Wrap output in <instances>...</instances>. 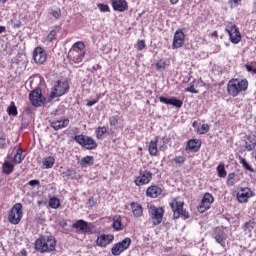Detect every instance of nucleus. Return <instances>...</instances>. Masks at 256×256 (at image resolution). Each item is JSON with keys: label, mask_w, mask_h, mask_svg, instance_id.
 Returning <instances> with one entry per match:
<instances>
[{"label": "nucleus", "mask_w": 256, "mask_h": 256, "mask_svg": "<svg viewBox=\"0 0 256 256\" xmlns=\"http://www.w3.org/2000/svg\"><path fill=\"white\" fill-rule=\"evenodd\" d=\"M57 247V240L53 236H41L35 241V249L40 253H51Z\"/></svg>", "instance_id": "nucleus-1"}, {"label": "nucleus", "mask_w": 256, "mask_h": 256, "mask_svg": "<svg viewBox=\"0 0 256 256\" xmlns=\"http://www.w3.org/2000/svg\"><path fill=\"white\" fill-rule=\"evenodd\" d=\"M247 89H249L247 79H232L227 85L228 95H231V97H237L239 93H244Z\"/></svg>", "instance_id": "nucleus-2"}, {"label": "nucleus", "mask_w": 256, "mask_h": 256, "mask_svg": "<svg viewBox=\"0 0 256 256\" xmlns=\"http://www.w3.org/2000/svg\"><path fill=\"white\" fill-rule=\"evenodd\" d=\"M74 141L88 151H93V149L97 147V141H95L91 136L79 134L74 137Z\"/></svg>", "instance_id": "nucleus-3"}, {"label": "nucleus", "mask_w": 256, "mask_h": 256, "mask_svg": "<svg viewBox=\"0 0 256 256\" xmlns=\"http://www.w3.org/2000/svg\"><path fill=\"white\" fill-rule=\"evenodd\" d=\"M23 219V204L16 203L8 215V220L12 225H19Z\"/></svg>", "instance_id": "nucleus-4"}, {"label": "nucleus", "mask_w": 256, "mask_h": 256, "mask_svg": "<svg viewBox=\"0 0 256 256\" xmlns=\"http://www.w3.org/2000/svg\"><path fill=\"white\" fill-rule=\"evenodd\" d=\"M149 215L152 219L153 225H161L163 221V215H165V210L162 207H156L155 205L149 206Z\"/></svg>", "instance_id": "nucleus-5"}, {"label": "nucleus", "mask_w": 256, "mask_h": 256, "mask_svg": "<svg viewBox=\"0 0 256 256\" xmlns=\"http://www.w3.org/2000/svg\"><path fill=\"white\" fill-rule=\"evenodd\" d=\"M67 91H69V84L66 81H58L50 93V99H55V97H63Z\"/></svg>", "instance_id": "nucleus-6"}, {"label": "nucleus", "mask_w": 256, "mask_h": 256, "mask_svg": "<svg viewBox=\"0 0 256 256\" xmlns=\"http://www.w3.org/2000/svg\"><path fill=\"white\" fill-rule=\"evenodd\" d=\"M183 202L178 201L177 199H174L170 203V207L173 211V217L174 219H179L180 215L184 217V219H189V213H187L185 210H183Z\"/></svg>", "instance_id": "nucleus-7"}, {"label": "nucleus", "mask_w": 256, "mask_h": 256, "mask_svg": "<svg viewBox=\"0 0 256 256\" xmlns=\"http://www.w3.org/2000/svg\"><path fill=\"white\" fill-rule=\"evenodd\" d=\"M131 243H132L131 238L126 237L122 241L114 244L113 247L111 248L112 255L114 256L121 255V253H123L124 251H127V249L131 247Z\"/></svg>", "instance_id": "nucleus-8"}, {"label": "nucleus", "mask_w": 256, "mask_h": 256, "mask_svg": "<svg viewBox=\"0 0 256 256\" xmlns=\"http://www.w3.org/2000/svg\"><path fill=\"white\" fill-rule=\"evenodd\" d=\"M29 100L33 107H41V105H43L46 101L41 88L31 91L29 94Z\"/></svg>", "instance_id": "nucleus-9"}, {"label": "nucleus", "mask_w": 256, "mask_h": 256, "mask_svg": "<svg viewBox=\"0 0 256 256\" xmlns=\"http://www.w3.org/2000/svg\"><path fill=\"white\" fill-rule=\"evenodd\" d=\"M226 32L229 35V39L231 43H234V45H237L241 41V32H239V28H237V25L230 24L226 27Z\"/></svg>", "instance_id": "nucleus-10"}, {"label": "nucleus", "mask_w": 256, "mask_h": 256, "mask_svg": "<svg viewBox=\"0 0 256 256\" xmlns=\"http://www.w3.org/2000/svg\"><path fill=\"white\" fill-rule=\"evenodd\" d=\"M153 179V173L147 170H141L139 176L135 178L134 183L137 187L147 185Z\"/></svg>", "instance_id": "nucleus-11"}, {"label": "nucleus", "mask_w": 256, "mask_h": 256, "mask_svg": "<svg viewBox=\"0 0 256 256\" xmlns=\"http://www.w3.org/2000/svg\"><path fill=\"white\" fill-rule=\"evenodd\" d=\"M213 239H215L216 243H218L222 249H227V233H225V230L217 228L214 231Z\"/></svg>", "instance_id": "nucleus-12"}, {"label": "nucleus", "mask_w": 256, "mask_h": 256, "mask_svg": "<svg viewBox=\"0 0 256 256\" xmlns=\"http://www.w3.org/2000/svg\"><path fill=\"white\" fill-rule=\"evenodd\" d=\"M239 203H247L253 197V191L249 187H242L236 194Z\"/></svg>", "instance_id": "nucleus-13"}, {"label": "nucleus", "mask_w": 256, "mask_h": 256, "mask_svg": "<svg viewBox=\"0 0 256 256\" xmlns=\"http://www.w3.org/2000/svg\"><path fill=\"white\" fill-rule=\"evenodd\" d=\"M33 60L37 65H43L47 61V52L43 47H36L33 51Z\"/></svg>", "instance_id": "nucleus-14"}, {"label": "nucleus", "mask_w": 256, "mask_h": 256, "mask_svg": "<svg viewBox=\"0 0 256 256\" xmlns=\"http://www.w3.org/2000/svg\"><path fill=\"white\" fill-rule=\"evenodd\" d=\"M115 240V236L113 234H101L96 239L97 247L105 248L107 245H111Z\"/></svg>", "instance_id": "nucleus-15"}, {"label": "nucleus", "mask_w": 256, "mask_h": 256, "mask_svg": "<svg viewBox=\"0 0 256 256\" xmlns=\"http://www.w3.org/2000/svg\"><path fill=\"white\" fill-rule=\"evenodd\" d=\"M182 45H185V33L183 32V30L178 29L174 33L172 48L180 49Z\"/></svg>", "instance_id": "nucleus-16"}, {"label": "nucleus", "mask_w": 256, "mask_h": 256, "mask_svg": "<svg viewBox=\"0 0 256 256\" xmlns=\"http://www.w3.org/2000/svg\"><path fill=\"white\" fill-rule=\"evenodd\" d=\"M213 195L211 193H205L198 210L200 213H205L208 209L211 208V204L213 203Z\"/></svg>", "instance_id": "nucleus-17"}, {"label": "nucleus", "mask_w": 256, "mask_h": 256, "mask_svg": "<svg viewBox=\"0 0 256 256\" xmlns=\"http://www.w3.org/2000/svg\"><path fill=\"white\" fill-rule=\"evenodd\" d=\"M110 2L113 10L118 11V13H125L129 9L127 0H110Z\"/></svg>", "instance_id": "nucleus-18"}, {"label": "nucleus", "mask_w": 256, "mask_h": 256, "mask_svg": "<svg viewBox=\"0 0 256 256\" xmlns=\"http://www.w3.org/2000/svg\"><path fill=\"white\" fill-rule=\"evenodd\" d=\"M159 101L160 103H164V105H172L173 107H176V109H181L183 107V101L175 97L167 98L160 96Z\"/></svg>", "instance_id": "nucleus-19"}, {"label": "nucleus", "mask_w": 256, "mask_h": 256, "mask_svg": "<svg viewBox=\"0 0 256 256\" xmlns=\"http://www.w3.org/2000/svg\"><path fill=\"white\" fill-rule=\"evenodd\" d=\"M85 57V52H78L75 49H70L68 52V59L70 63H81Z\"/></svg>", "instance_id": "nucleus-20"}, {"label": "nucleus", "mask_w": 256, "mask_h": 256, "mask_svg": "<svg viewBox=\"0 0 256 256\" xmlns=\"http://www.w3.org/2000/svg\"><path fill=\"white\" fill-rule=\"evenodd\" d=\"M69 125V118H65L63 120L54 119L50 121V127L54 129V131H60V129H65Z\"/></svg>", "instance_id": "nucleus-21"}, {"label": "nucleus", "mask_w": 256, "mask_h": 256, "mask_svg": "<svg viewBox=\"0 0 256 256\" xmlns=\"http://www.w3.org/2000/svg\"><path fill=\"white\" fill-rule=\"evenodd\" d=\"M161 193H163V189L157 185H152L146 190V196L150 197V199H157V197H161Z\"/></svg>", "instance_id": "nucleus-22"}, {"label": "nucleus", "mask_w": 256, "mask_h": 256, "mask_svg": "<svg viewBox=\"0 0 256 256\" xmlns=\"http://www.w3.org/2000/svg\"><path fill=\"white\" fill-rule=\"evenodd\" d=\"M73 229H80V231H82V233H89V231H91V227H89V222L85 221V220H77L73 225H72Z\"/></svg>", "instance_id": "nucleus-23"}, {"label": "nucleus", "mask_w": 256, "mask_h": 256, "mask_svg": "<svg viewBox=\"0 0 256 256\" xmlns=\"http://www.w3.org/2000/svg\"><path fill=\"white\" fill-rule=\"evenodd\" d=\"M130 207H131L134 217H136L138 219H139V217H143V206H141V204H139L137 202H131Z\"/></svg>", "instance_id": "nucleus-24"}, {"label": "nucleus", "mask_w": 256, "mask_h": 256, "mask_svg": "<svg viewBox=\"0 0 256 256\" xmlns=\"http://www.w3.org/2000/svg\"><path fill=\"white\" fill-rule=\"evenodd\" d=\"M246 151H253L256 147V136L254 134H250L247 136V140L244 145Z\"/></svg>", "instance_id": "nucleus-25"}, {"label": "nucleus", "mask_w": 256, "mask_h": 256, "mask_svg": "<svg viewBox=\"0 0 256 256\" xmlns=\"http://www.w3.org/2000/svg\"><path fill=\"white\" fill-rule=\"evenodd\" d=\"M24 159H25V154L23 153V148H18L12 158V163H14V165H21Z\"/></svg>", "instance_id": "nucleus-26"}, {"label": "nucleus", "mask_w": 256, "mask_h": 256, "mask_svg": "<svg viewBox=\"0 0 256 256\" xmlns=\"http://www.w3.org/2000/svg\"><path fill=\"white\" fill-rule=\"evenodd\" d=\"M201 149V142L197 139H190L186 145V151H199Z\"/></svg>", "instance_id": "nucleus-27"}, {"label": "nucleus", "mask_w": 256, "mask_h": 256, "mask_svg": "<svg viewBox=\"0 0 256 256\" xmlns=\"http://www.w3.org/2000/svg\"><path fill=\"white\" fill-rule=\"evenodd\" d=\"M157 143H159L158 138H156L155 140H151L149 142L148 151H149V155H151V157H157V153L159 151V149L157 148Z\"/></svg>", "instance_id": "nucleus-28"}, {"label": "nucleus", "mask_w": 256, "mask_h": 256, "mask_svg": "<svg viewBox=\"0 0 256 256\" xmlns=\"http://www.w3.org/2000/svg\"><path fill=\"white\" fill-rule=\"evenodd\" d=\"M2 169L5 175H11V173H13V171L15 170V165H13V163L9 161H5L3 163Z\"/></svg>", "instance_id": "nucleus-29"}, {"label": "nucleus", "mask_w": 256, "mask_h": 256, "mask_svg": "<svg viewBox=\"0 0 256 256\" xmlns=\"http://www.w3.org/2000/svg\"><path fill=\"white\" fill-rule=\"evenodd\" d=\"M113 229H115V231H123V224L121 222V216H115L113 218Z\"/></svg>", "instance_id": "nucleus-30"}, {"label": "nucleus", "mask_w": 256, "mask_h": 256, "mask_svg": "<svg viewBox=\"0 0 256 256\" xmlns=\"http://www.w3.org/2000/svg\"><path fill=\"white\" fill-rule=\"evenodd\" d=\"M59 33L58 29H53L51 30L47 37H46V41L47 43H53V41H57V34Z\"/></svg>", "instance_id": "nucleus-31"}, {"label": "nucleus", "mask_w": 256, "mask_h": 256, "mask_svg": "<svg viewBox=\"0 0 256 256\" xmlns=\"http://www.w3.org/2000/svg\"><path fill=\"white\" fill-rule=\"evenodd\" d=\"M95 159L93 156H85L80 160L81 167H87L88 165H93Z\"/></svg>", "instance_id": "nucleus-32"}, {"label": "nucleus", "mask_w": 256, "mask_h": 256, "mask_svg": "<svg viewBox=\"0 0 256 256\" xmlns=\"http://www.w3.org/2000/svg\"><path fill=\"white\" fill-rule=\"evenodd\" d=\"M48 203L51 209H59V207H61V201L57 197L50 198Z\"/></svg>", "instance_id": "nucleus-33"}, {"label": "nucleus", "mask_w": 256, "mask_h": 256, "mask_svg": "<svg viewBox=\"0 0 256 256\" xmlns=\"http://www.w3.org/2000/svg\"><path fill=\"white\" fill-rule=\"evenodd\" d=\"M42 163H43L45 169H51V167H53V165H55V158H53V156H48L43 160Z\"/></svg>", "instance_id": "nucleus-34"}, {"label": "nucleus", "mask_w": 256, "mask_h": 256, "mask_svg": "<svg viewBox=\"0 0 256 256\" xmlns=\"http://www.w3.org/2000/svg\"><path fill=\"white\" fill-rule=\"evenodd\" d=\"M71 49H74L80 53H85V43L78 41L72 45Z\"/></svg>", "instance_id": "nucleus-35"}, {"label": "nucleus", "mask_w": 256, "mask_h": 256, "mask_svg": "<svg viewBox=\"0 0 256 256\" xmlns=\"http://www.w3.org/2000/svg\"><path fill=\"white\" fill-rule=\"evenodd\" d=\"M8 115L12 117H17V106H15V102H11V104L7 108Z\"/></svg>", "instance_id": "nucleus-36"}, {"label": "nucleus", "mask_w": 256, "mask_h": 256, "mask_svg": "<svg viewBox=\"0 0 256 256\" xmlns=\"http://www.w3.org/2000/svg\"><path fill=\"white\" fill-rule=\"evenodd\" d=\"M216 171L218 173V177H221V178L227 177V170H225L224 164H219L216 168Z\"/></svg>", "instance_id": "nucleus-37"}, {"label": "nucleus", "mask_w": 256, "mask_h": 256, "mask_svg": "<svg viewBox=\"0 0 256 256\" xmlns=\"http://www.w3.org/2000/svg\"><path fill=\"white\" fill-rule=\"evenodd\" d=\"M95 133H96V138L97 139H103V135L105 133H107V127L105 126H99L96 130H95Z\"/></svg>", "instance_id": "nucleus-38"}, {"label": "nucleus", "mask_w": 256, "mask_h": 256, "mask_svg": "<svg viewBox=\"0 0 256 256\" xmlns=\"http://www.w3.org/2000/svg\"><path fill=\"white\" fill-rule=\"evenodd\" d=\"M240 163H241L242 167H244L246 169V171H250V173H255V169H253V167H251V165H249V162H247V159L240 158Z\"/></svg>", "instance_id": "nucleus-39"}, {"label": "nucleus", "mask_w": 256, "mask_h": 256, "mask_svg": "<svg viewBox=\"0 0 256 256\" xmlns=\"http://www.w3.org/2000/svg\"><path fill=\"white\" fill-rule=\"evenodd\" d=\"M7 147V136L5 132L0 131V149H5Z\"/></svg>", "instance_id": "nucleus-40"}, {"label": "nucleus", "mask_w": 256, "mask_h": 256, "mask_svg": "<svg viewBox=\"0 0 256 256\" xmlns=\"http://www.w3.org/2000/svg\"><path fill=\"white\" fill-rule=\"evenodd\" d=\"M119 115H114L109 118V124L111 127H116V125H119Z\"/></svg>", "instance_id": "nucleus-41"}, {"label": "nucleus", "mask_w": 256, "mask_h": 256, "mask_svg": "<svg viewBox=\"0 0 256 256\" xmlns=\"http://www.w3.org/2000/svg\"><path fill=\"white\" fill-rule=\"evenodd\" d=\"M99 11H101V13H109L111 11V9L109 8V5L107 4H101L99 3L97 5Z\"/></svg>", "instance_id": "nucleus-42"}, {"label": "nucleus", "mask_w": 256, "mask_h": 256, "mask_svg": "<svg viewBox=\"0 0 256 256\" xmlns=\"http://www.w3.org/2000/svg\"><path fill=\"white\" fill-rule=\"evenodd\" d=\"M185 161H187V158H185V156H176L174 158V163L179 166L183 165Z\"/></svg>", "instance_id": "nucleus-43"}, {"label": "nucleus", "mask_w": 256, "mask_h": 256, "mask_svg": "<svg viewBox=\"0 0 256 256\" xmlns=\"http://www.w3.org/2000/svg\"><path fill=\"white\" fill-rule=\"evenodd\" d=\"M209 132V124H203L199 129H198V133L200 135H205V133Z\"/></svg>", "instance_id": "nucleus-44"}, {"label": "nucleus", "mask_w": 256, "mask_h": 256, "mask_svg": "<svg viewBox=\"0 0 256 256\" xmlns=\"http://www.w3.org/2000/svg\"><path fill=\"white\" fill-rule=\"evenodd\" d=\"M235 173H230L228 174V180H227V184L230 186V187H233V185H235Z\"/></svg>", "instance_id": "nucleus-45"}, {"label": "nucleus", "mask_w": 256, "mask_h": 256, "mask_svg": "<svg viewBox=\"0 0 256 256\" xmlns=\"http://www.w3.org/2000/svg\"><path fill=\"white\" fill-rule=\"evenodd\" d=\"M50 15H52V17H54L55 19H60L61 9L57 8L55 10H51Z\"/></svg>", "instance_id": "nucleus-46"}, {"label": "nucleus", "mask_w": 256, "mask_h": 256, "mask_svg": "<svg viewBox=\"0 0 256 256\" xmlns=\"http://www.w3.org/2000/svg\"><path fill=\"white\" fill-rule=\"evenodd\" d=\"M147 45L145 44L144 40H138L137 42V49L138 51H143Z\"/></svg>", "instance_id": "nucleus-47"}, {"label": "nucleus", "mask_w": 256, "mask_h": 256, "mask_svg": "<svg viewBox=\"0 0 256 256\" xmlns=\"http://www.w3.org/2000/svg\"><path fill=\"white\" fill-rule=\"evenodd\" d=\"M166 67V64L163 60H159L157 63H156V69L158 71H161V69H165Z\"/></svg>", "instance_id": "nucleus-48"}, {"label": "nucleus", "mask_w": 256, "mask_h": 256, "mask_svg": "<svg viewBox=\"0 0 256 256\" xmlns=\"http://www.w3.org/2000/svg\"><path fill=\"white\" fill-rule=\"evenodd\" d=\"M28 185H30V187H39V185H41V182L37 179H33L28 182Z\"/></svg>", "instance_id": "nucleus-49"}, {"label": "nucleus", "mask_w": 256, "mask_h": 256, "mask_svg": "<svg viewBox=\"0 0 256 256\" xmlns=\"http://www.w3.org/2000/svg\"><path fill=\"white\" fill-rule=\"evenodd\" d=\"M245 69L246 71H248V73H253V75H256V68H254L253 66L246 64Z\"/></svg>", "instance_id": "nucleus-50"}, {"label": "nucleus", "mask_w": 256, "mask_h": 256, "mask_svg": "<svg viewBox=\"0 0 256 256\" xmlns=\"http://www.w3.org/2000/svg\"><path fill=\"white\" fill-rule=\"evenodd\" d=\"M244 231H253V223L252 222H246L244 224Z\"/></svg>", "instance_id": "nucleus-51"}, {"label": "nucleus", "mask_w": 256, "mask_h": 256, "mask_svg": "<svg viewBox=\"0 0 256 256\" xmlns=\"http://www.w3.org/2000/svg\"><path fill=\"white\" fill-rule=\"evenodd\" d=\"M185 91H187L188 93H194V94L199 93V91L195 89V86H189L185 89Z\"/></svg>", "instance_id": "nucleus-52"}, {"label": "nucleus", "mask_w": 256, "mask_h": 256, "mask_svg": "<svg viewBox=\"0 0 256 256\" xmlns=\"http://www.w3.org/2000/svg\"><path fill=\"white\" fill-rule=\"evenodd\" d=\"M96 103H99V98L96 100H90L87 102V107H93V105H96Z\"/></svg>", "instance_id": "nucleus-53"}, {"label": "nucleus", "mask_w": 256, "mask_h": 256, "mask_svg": "<svg viewBox=\"0 0 256 256\" xmlns=\"http://www.w3.org/2000/svg\"><path fill=\"white\" fill-rule=\"evenodd\" d=\"M96 204H97V202L95 201V199L93 197L89 198V200H88L89 207H95Z\"/></svg>", "instance_id": "nucleus-54"}, {"label": "nucleus", "mask_w": 256, "mask_h": 256, "mask_svg": "<svg viewBox=\"0 0 256 256\" xmlns=\"http://www.w3.org/2000/svg\"><path fill=\"white\" fill-rule=\"evenodd\" d=\"M231 7H238L239 3H241V0H231Z\"/></svg>", "instance_id": "nucleus-55"}, {"label": "nucleus", "mask_w": 256, "mask_h": 256, "mask_svg": "<svg viewBox=\"0 0 256 256\" xmlns=\"http://www.w3.org/2000/svg\"><path fill=\"white\" fill-rule=\"evenodd\" d=\"M21 25H22L21 21L17 20L16 22L13 23V28L19 29V28H21Z\"/></svg>", "instance_id": "nucleus-56"}, {"label": "nucleus", "mask_w": 256, "mask_h": 256, "mask_svg": "<svg viewBox=\"0 0 256 256\" xmlns=\"http://www.w3.org/2000/svg\"><path fill=\"white\" fill-rule=\"evenodd\" d=\"M59 225L62 228L67 227V220H65V219L59 220Z\"/></svg>", "instance_id": "nucleus-57"}, {"label": "nucleus", "mask_w": 256, "mask_h": 256, "mask_svg": "<svg viewBox=\"0 0 256 256\" xmlns=\"http://www.w3.org/2000/svg\"><path fill=\"white\" fill-rule=\"evenodd\" d=\"M162 143L167 145V143H169V137L164 136V137L162 138Z\"/></svg>", "instance_id": "nucleus-58"}, {"label": "nucleus", "mask_w": 256, "mask_h": 256, "mask_svg": "<svg viewBox=\"0 0 256 256\" xmlns=\"http://www.w3.org/2000/svg\"><path fill=\"white\" fill-rule=\"evenodd\" d=\"M160 151H167V144H162L160 146Z\"/></svg>", "instance_id": "nucleus-59"}, {"label": "nucleus", "mask_w": 256, "mask_h": 256, "mask_svg": "<svg viewBox=\"0 0 256 256\" xmlns=\"http://www.w3.org/2000/svg\"><path fill=\"white\" fill-rule=\"evenodd\" d=\"M5 31H6L5 26H0V35L1 33H5Z\"/></svg>", "instance_id": "nucleus-60"}, {"label": "nucleus", "mask_w": 256, "mask_h": 256, "mask_svg": "<svg viewBox=\"0 0 256 256\" xmlns=\"http://www.w3.org/2000/svg\"><path fill=\"white\" fill-rule=\"evenodd\" d=\"M171 5H177L179 0H170Z\"/></svg>", "instance_id": "nucleus-61"}, {"label": "nucleus", "mask_w": 256, "mask_h": 256, "mask_svg": "<svg viewBox=\"0 0 256 256\" xmlns=\"http://www.w3.org/2000/svg\"><path fill=\"white\" fill-rule=\"evenodd\" d=\"M189 81H191V76H189L188 78H185V79H184V82H185V83H189Z\"/></svg>", "instance_id": "nucleus-62"}, {"label": "nucleus", "mask_w": 256, "mask_h": 256, "mask_svg": "<svg viewBox=\"0 0 256 256\" xmlns=\"http://www.w3.org/2000/svg\"><path fill=\"white\" fill-rule=\"evenodd\" d=\"M21 253H22L23 256L27 255V251L26 250H22Z\"/></svg>", "instance_id": "nucleus-63"}, {"label": "nucleus", "mask_w": 256, "mask_h": 256, "mask_svg": "<svg viewBox=\"0 0 256 256\" xmlns=\"http://www.w3.org/2000/svg\"><path fill=\"white\" fill-rule=\"evenodd\" d=\"M6 1H9V0H0V3L5 4Z\"/></svg>", "instance_id": "nucleus-64"}]
</instances>
